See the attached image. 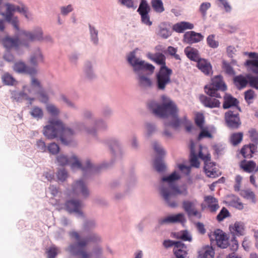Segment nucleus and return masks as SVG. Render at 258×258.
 <instances>
[{
  "label": "nucleus",
  "mask_w": 258,
  "mask_h": 258,
  "mask_svg": "<svg viewBox=\"0 0 258 258\" xmlns=\"http://www.w3.org/2000/svg\"><path fill=\"white\" fill-rule=\"evenodd\" d=\"M161 98V104L151 101L149 104V107L157 116L161 118L170 117L172 118L171 121H164V130L163 132V135L167 138H171L172 134L169 131L168 127L171 126L175 130L178 128L181 124L187 123L186 117L184 116L183 119H179L178 116V109L176 104L166 95H162Z\"/></svg>",
  "instance_id": "nucleus-1"
},
{
  "label": "nucleus",
  "mask_w": 258,
  "mask_h": 258,
  "mask_svg": "<svg viewBox=\"0 0 258 258\" xmlns=\"http://www.w3.org/2000/svg\"><path fill=\"white\" fill-rule=\"evenodd\" d=\"M127 60L132 67L139 86L144 89L152 88L154 83L150 78V75L154 71V66L137 57L135 51L131 52L128 54Z\"/></svg>",
  "instance_id": "nucleus-2"
},
{
  "label": "nucleus",
  "mask_w": 258,
  "mask_h": 258,
  "mask_svg": "<svg viewBox=\"0 0 258 258\" xmlns=\"http://www.w3.org/2000/svg\"><path fill=\"white\" fill-rule=\"evenodd\" d=\"M180 178V175L174 171L169 176L163 177L161 179L159 187L160 194L166 204L172 208H175L178 206L176 200L177 195L186 196L187 194L186 188L180 189L175 183V181Z\"/></svg>",
  "instance_id": "nucleus-3"
},
{
  "label": "nucleus",
  "mask_w": 258,
  "mask_h": 258,
  "mask_svg": "<svg viewBox=\"0 0 258 258\" xmlns=\"http://www.w3.org/2000/svg\"><path fill=\"white\" fill-rule=\"evenodd\" d=\"M43 134L50 139L59 137L63 144L68 145L72 141L75 132L66 127L60 119L50 118L48 120V124L43 128Z\"/></svg>",
  "instance_id": "nucleus-4"
},
{
  "label": "nucleus",
  "mask_w": 258,
  "mask_h": 258,
  "mask_svg": "<svg viewBox=\"0 0 258 258\" xmlns=\"http://www.w3.org/2000/svg\"><path fill=\"white\" fill-rule=\"evenodd\" d=\"M20 40L18 37L12 38L7 36L3 40L4 46L7 49L17 48L19 45L28 46L30 42L40 40L42 38V32L40 28L37 29L34 33L26 31H22L20 33Z\"/></svg>",
  "instance_id": "nucleus-5"
},
{
  "label": "nucleus",
  "mask_w": 258,
  "mask_h": 258,
  "mask_svg": "<svg viewBox=\"0 0 258 258\" xmlns=\"http://www.w3.org/2000/svg\"><path fill=\"white\" fill-rule=\"evenodd\" d=\"M70 235L77 242L70 245L68 248V250L72 254L78 256L80 258H89L90 254L87 252L86 246L90 242H95L100 240V237L96 234L86 238H82L77 232L70 233Z\"/></svg>",
  "instance_id": "nucleus-6"
},
{
  "label": "nucleus",
  "mask_w": 258,
  "mask_h": 258,
  "mask_svg": "<svg viewBox=\"0 0 258 258\" xmlns=\"http://www.w3.org/2000/svg\"><path fill=\"white\" fill-rule=\"evenodd\" d=\"M5 6L6 12L4 13L0 11V14L4 16L8 22H11L16 30L19 31V21L17 17L13 19L14 14L15 12H18L22 14L27 19H29V12L27 8L23 4H21L20 6H15L7 3L5 4Z\"/></svg>",
  "instance_id": "nucleus-7"
},
{
  "label": "nucleus",
  "mask_w": 258,
  "mask_h": 258,
  "mask_svg": "<svg viewBox=\"0 0 258 258\" xmlns=\"http://www.w3.org/2000/svg\"><path fill=\"white\" fill-rule=\"evenodd\" d=\"M199 157L205 162L204 170L207 176L211 178L218 177L220 174L218 170L215 167V164L211 162V156L207 148L200 149Z\"/></svg>",
  "instance_id": "nucleus-8"
},
{
  "label": "nucleus",
  "mask_w": 258,
  "mask_h": 258,
  "mask_svg": "<svg viewBox=\"0 0 258 258\" xmlns=\"http://www.w3.org/2000/svg\"><path fill=\"white\" fill-rule=\"evenodd\" d=\"M171 69L163 67L155 75V85L159 91H164L166 87L171 83Z\"/></svg>",
  "instance_id": "nucleus-9"
},
{
  "label": "nucleus",
  "mask_w": 258,
  "mask_h": 258,
  "mask_svg": "<svg viewBox=\"0 0 258 258\" xmlns=\"http://www.w3.org/2000/svg\"><path fill=\"white\" fill-rule=\"evenodd\" d=\"M205 92L210 96L221 98L218 91H225L227 89L225 84L223 82L221 76H217L212 79V83L209 85L205 86Z\"/></svg>",
  "instance_id": "nucleus-10"
},
{
  "label": "nucleus",
  "mask_w": 258,
  "mask_h": 258,
  "mask_svg": "<svg viewBox=\"0 0 258 258\" xmlns=\"http://www.w3.org/2000/svg\"><path fill=\"white\" fill-rule=\"evenodd\" d=\"M240 111V108L236 107L235 110H230L225 113V121L229 128L237 129L240 126L241 122L239 116V112Z\"/></svg>",
  "instance_id": "nucleus-11"
},
{
  "label": "nucleus",
  "mask_w": 258,
  "mask_h": 258,
  "mask_svg": "<svg viewBox=\"0 0 258 258\" xmlns=\"http://www.w3.org/2000/svg\"><path fill=\"white\" fill-rule=\"evenodd\" d=\"M152 146L155 152L160 156L155 159L154 162V167L158 172H163L165 170L166 166L162 157L165 155V151L160 144L157 141H154L152 143Z\"/></svg>",
  "instance_id": "nucleus-12"
},
{
  "label": "nucleus",
  "mask_w": 258,
  "mask_h": 258,
  "mask_svg": "<svg viewBox=\"0 0 258 258\" xmlns=\"http://www.w3.org/2000/svg\"><path fill=\"white\" fill-rule=\"evenodd\" d=\"M211 241H215L217 245L221 248H225L229 245L228 238L222 230L218 229L210 235Z\"/></svg>",
  "instance_id": "nucleus-13"
},
{
  "label": "nucleus",
  "mask_w": 258,
  "mask_h": 258,
  "mask_svg": "<svg viewBox=\"0 0 258 258\" xmlns=\"http://www.w3.org/2000/svg\"><path fill=\"white\" fill-rule=\"evenodd\" d=\"M71 195L83 198H86L89 196V189L83 180H77L74 182L72 186Z\"/></svg>",
  "instance_id": "nucleus-14"
},
{
  "label": "nucleus",
  "mask_w": 258,
  "mask_h": 258,
  "mask_svg": "<svg viewBox=\"0 0 258 258\" xmlns=\"http://www.w3.org/2000/svg\"><path fill=\"white\" fill-rule=\"evenodd\" d=\"M150 8L146 0H141L138 12L141 15L142 22L147 26H150L152 22L150 20L149 13Z\"/></svg>",
  "instance_id": "nucleus-15"
},
{
  "label": "nucleus",
  "mask_w": 258,
  "mask_h": 258,
  "mask_svg": "<svg viewBox=\"0 0 258 258\" xmlns=\"http://www.w3.org/2000/svg\"><path fill=\"white\" fill-rule=\"evenodd\" d=\"M186 222V218L183 213H178L175 215H171L160 219L158 223L160 225L169 224L172 223L183 224Z\"/></svg>",
  "instance_id": "nucleus-16"
},
{
  "label": "nucleus",
  "mask_w": 258,
  "mask_h": 258,
  "mask_svg": "<svg viewBox=\"0 0 258 258\" xmlns=\"http://www.w3.org/2000/svg\"><path fill=\"white\" fill-rule=\"evenodd\" d=\"M201 148L202 149L207 148L201 145H196L192 141L190 142V162L191 166L192 167L198 168L200 166L198 158L201 159L199 155V152Z\"/></svg>",
  "instance_id": "nucleus-17"
},
{
  "label": "nucleus",
  "mask_w": 258,
  "mask_h": 258,
  "mask_svg": "<svg viewBox=\"0 0 258 258\" xmlns=\"http://www.w3.org/2000/svg\"><path fill=\"white\" fill-rule=\"evenodd\" d=\"M57 160L59 164L62 166L70 164L72 168L73 169L75 168H81V162L75 156H73L71 158H68L64 155H60L57 156Z\"/></svg>",
  "instance_id": "nucleus-18"
},
{
  "label": "nucleus",
  "mask_w": 258,
  "mask_h": 258,
  "mask_svg": "<svg viewBox=\"0 0 258 258\" xmlns=\"http://www.w3.org/2000/svg\"><path fill=\"white\" fill-rule=\"evenodd\" d=\"M13 69L17 73L27 74L31 76H34L37 73V70L35 68L27 66L22 61L16 62L13 66Z\"/></svg>",
  "instance_id": "nucleus-19"
},
{
  "label": "nucleus",
  "mask_w": 258,
  "mask_h": 258,
  "mask_svg": "<svg viewBox=\"0 0 258 258\" xmlns=\"http://www.w3.org/2000/svg\"><path fill=\"white\" fill-rule=\"evenodd\" d=\"M204 36L200 33L193 31L186 32L183 35V42L187 44H192L198 43L204 39Z\"/></svg>",
  "instance_id": "nucleus-20"
},
{
  "label": "nucleus",
  "mask_w": 258,
  "mask_h": 258,
  "mask_svg": "<svg viewBox=\"0 0 258 258\" xmlns=\"http://www.w3.org/2000/svg\"><path fill=\"white\" fill-rule=\"evenodd\" d=\"M248 56L253 59L247 60L245 64L249 68L252 72L258 75V54L255 52H250L248 53Z\"/></svg>",
  "instance_id": "nucleus-21"
},
{
  "label": "nucleus",
  "mask_w": 258,
  "mask_h": 258,
  "mask_svg": "<svg viewBox=\"0 0 258 258\" xmlns=\"http://www.w3.org/2000/svg\"><path fill=\"white\" fill-rule=\"evenodd\" d=\"M200 100L201 103L207 107H219L220 105V101L216 98H212L204 95L200 96Z\"/></svg>",
  "instance_id": "nucleus-22"
},
{
  "label": "nucleus",
  "mask_w": 258,
  "mask_h": 258,
  "mask_svg": "<svg viewBox=\"0 0 258 258\" xmlns=\"http://www.w3.org/2000/svg\"><path fill=\"white\" fill-rule=\"evenodd\" d=\"M187 246L181 241H178L177 245L174 247L173 252L175 257L186 258L188 254Z\"/></svg>",
  "instance_id": "nucleus-23"
},
{
  "label": "nucleus",
  "mask_w": 258,
  "mask_h": 258,
  "mask_svg": "<svg viewBox=\"0 0 258 258\" xmlns=\"http://www.w3.org/2000/svg\"><path fill=\"white\" fill-rule=\"evenodd\" d=\"M65 206L66 210L69 212H75L82 215L83 213L80 210V208L82 207V204L80 201L73 200H70L66 202Z\"/></svg>",
  "instance_id": "nucleus-24"
},
{
  "label": "nucleus",
  "mask_w": 258,
  "mask_h": 258,
  "mask_svg": "<svg viewBox=\"0 0 258 258\" xmlns=\"http://www.w3.org/2000/svg\"><path fill=\"white\" fill-rule=\"evenodd\" d=\"M147 57L156 64L161 66L160 68L163 67H167L165 62L166 57L162 53L157 52L154 54L149 53L147 54Z\"/></svg>",
  "instance_id": "nucleus-25"
},
{
  "label": "nucleus",
  "mask_w": 258,
  "mask_h": 258,
  "mask_svg": "<svg viewBox=\"0 0 258 258\" xmlns=\"http://www.w3.org/2000/svg\"><path fill=\"white\" fill-rule=\"evenodd\" d=\"M238 103L239 102L237 99L234 98L230 94H225L224 97L223 108L228 109L232 108L233 110H235V108L238 107Z\"/></svg>",
  "instance_id": "nucleus-26"
},
{
  "label": "nucleus",
  "mask_w": 258,
  "mask_h": 258,
  "mask_svg": "<svg viewBox=\"0 0 258 258\" xmlns=\"http://www.w3.org/2000/svg\"><path fill=\"white\" fill-rule=\"evenodd\" d=\"M197 67L206 75H210L212 73V68L211 63L205 59L202 58L198 61Z\"/></svg>",
  "instance_id": "nucleus-27"
},
{
  "label": "nucleus",
  "mask_w": 258,
  "mask_h": 258,
  "mask_svg": "<svg viewBox=\"0 0 258 258\" xmlns=\"http://www.w3.org/2000/svg\"><path fill=\"white\" fill-rule=\"evenodd\" d=\"M208 208L212 213H214L219 208L218 200L213 196H206L204 198Z\"/></svg>",
  "instance_id": "nucleus-28"
},
{
  "label": "nucleus",
  "mask_w": 258,
  "mask_h": 258,
  "mask_svg": "<svg viewBox=\"0 0 258 258\" xmlns=\"http://www.w3.org/2000/svg\"><path fill=\"white\" fill-rule=\"evenodd\" d=\"M184 52L187 57L191 60L198 62L201 59L200 57L199 51L196 48L186 47L184 49Z\"/></svg>",
  "instance_id": "nucleus-29"
},
{
  "label": "nucleus",
  "mask_w": 258,
  "mask_h": 258,
  "mask_svg": "<svg viewBox=\"0 0 258 258\" xmlns=\"http://www.w3.org/2000/svg\"><path fill=\"white\" fill-rule=\"evenodd\" d=\"M256 147L253 144L249 145H245L241 150V154L245 158H250L252 157V154L256 151Z\"/></svg>",
  "instance_id": "nucleus-30"
},
{
  "label": "nucleus",
  "mask_w": 258,
  "mask_h": 258,
  "mask_svg": "<svg viewBox=\"0 0 258 258\" xmlns=\"http://www.w3.org/2000/svg\"><path fill=\"white\" fill-rule=\"evenodd\" d=\"M214 250L209 245H206L199 251L200 258H213L214 256Z\"/></svg>",
  "instance_id": "nucleus-31"
},
{
  "label": "nucleus",
  "mask_w": 258,
  "mask_h": 258,
  "mask_svg": "<svg viewBox=\"0 0 258 258\" xmlns=\"http://www.w3.org/2000/svg\"><path fill=\"white\" fill-rule=\"evenodd\" d=\"M194 27L192 24L187 22H181L177 23L173 26V30L178 33H182L185 30L192 29Z\"/></svg>",
  "instance_id": "nucleus-32"
},
{
  "label": "nucleus",
  "mask_w": 258,
  "mask_h": 258,
  "mask_svg": "<svg viewBox=\"0 0 258 258\" xmlns=\"http://www.w3.org/2000/svg\"><path fill=\"white\" fill-rule=\"evenodd\" d=\"M114 159H119L123 154L122 145L118 139H114Z\"/></svg>",
  "instance_id": "nucleus-33"
},
{
  "label": "nucleus",
  "mask_w": 258,
  "mask_h": 258,
  "mask_svg": "<svg viewBox=\"0 0 258 258\" xmlns=\"http://www.w3.org/2000/svg\"><path fill=\"white\" fill-rule=\"evenodd\" d=\"M157 131L156 125L152 122L145 123L144 136L146 139L151 138Z\"/></svg>",
  "instance_id": "nucleus-34"
},
{
  "label": "nucleus",
  "mask_w": 258,
  "mask_h": 258,
  "mask_svg": "<svg viewBox=\"0 0 258 258\" xmlns=\"http://www.w3.org/2000/svg\"><path fill=\"white\" fill-rule=\"evenodd\" d=\"M240 167L245 172H252L256 167V163L253 161H241L240 164Z\"/></svg>",
  "instance_id": "nucleus-35"
},
{
  "label": "nucleus",
  "mask_w": 258,
  "mask_h": 258,
  "mask_svg": "<svg viewBox=\"0 0 258 258\" xmlns=\"http://www.w3.org/2000/svg\"><path fill=\"white\" fill-rule=\"evenodd\" d=\"M234 82L235 85L238 89H241L243 88L246 86L247 83H249L248 75L246 78L241 75L236 76L234 79Z\"/></svg>",
  "instance_id": "nucleus-36"
},
{
  "label": "nucleus",
  "mask_w": 258,
  "mask_h": 258,
  "mask_svg": "<svg viewBox=\"0 0 258 258\" xmlns=\"http://www.w3.org/2000/svg\"><path fill=\"white\" fill-rule=\"evenodd\" d=\"M173 237L177 239H181L183 241H191L192 238L187 230H182L172 234Z\"/></svg>",
  "instance_id": "nucleus-37"
},
{
  "label": "nucleus",
  "mask_w": 258,
  "mask_h": 258,
  "mask_svg": "<svg viewBox=\"0 0 258 258\" xmlns=\"http://www.w3.org/2000/svg\"><path fill=\"white\" fill-rule=\"evenodd\" d=\"M196 200L189 201L185 200L182 202V208L187 214H189L191 211L196 209L195 206L197 204Z\"/></svg>",
  "instance_id": "nucleus-38"
},
{
  "label": "nucleus",
  "mask_w": 258,
  "mask_h": 258,
  "mask_svg": "<svg viewBox=\"0 0 258 258\" xmlns=\"http://www.w3.org/2000/svg\"><path fill=\"white\" fill-rule=\"evenodd\" d=\"M43 60V56L39 49H37L35 52L31 55L30 62L32 65L37 66L39 62Z\"/></svg>",
  "instance_id": "nucleus-39"
},
{
  "label": "nucleus",
  "mask_w": 258,
  "mask_h": 258,
  "mask_svg": "<svg viewBox=\"0 0 258 258\" xmlns=\"http://www.w3.org/2000/svg\"><path fill=\"white\" fill-rule=\"evenodd\" d=\"M242 138V133H235L231 135L230 140L233 145L236 146L241 142Z\"/></svg>",
  "instance_id": "nucleus-40"
},
{
  "label": "nucleus",
  "mask_w": 258,
  "mask_h": 258,
  "mask_svg": "<svg viewBox=\"0 0 258 258\" xmlns=\"http://www.w3.org/2000/svg\"><path fill=\"white\" fill-rule=\"evenodd\" d=\"M240 195L245 199L251 200L253 203H255V195L253 191L250 189L240 190Z\"/></svg>",
  "instance_id": "nucleus-41"
},
{
  "label": "nucleus",
  "mask_w": 258,
  "mask_h": 258,
  "mask_svg": "<svg viewBox=\"0 0 258 258\" xmlns=\"http://www.w3.org/2000/svg\"><path fill=\"white\" fill-rule=\"evenodd\" d=\"M233 230L238 236L243 235L244 234V224L240 222H236L235 223L233 227Z\"/></svg>",
  "instance_id": "nucleus-42"
},
{
  "label": "nucleus",
  "mask_w": 258,
  "mask_h": 258,
  "mask_svg": "<svg viewBox=\"0 0 258 258\" xmlns=\"http://www.w3.org/2000/svg\"><path fill=\"white\" fill-rule=\"evenodd\" d=\"M152 6L156 12L161 13L164 11L163 3L161 0H152Z\"/></svg>",
  "instance_id": "nucleus-43"
},
{
  "label": "nucleus",
  "mask_w": 258,
  "mask_h": 258,
  "mask_svg": "<svg viewBox=\"0 0 258 258\" xmlns=\"http://www.w3.org/2000/svg\"><path fill=\"white\" fill-rule=\"evenodd\" d=\"M159 29L157 34L164 39H167L171 35V32L169 29L163 27L161 26H159Z\"/></svg>",
  "instance_id": "nucleus-44"
},
{
  "label": "nucleus",
  "mask_w": 258,
  "mask_h": 258,
  "mask_svg": "<svg viewBox=\"0 0 258 258\" xmlns=\"http://www.w3.org/2000/svg\"><path fill=\"white\" fill-rule=\"evenodd\" d=\"M30 114L34 118L40 119L42 118L43 112L41 108L35 106L31 109Z\"/></svg>",
  "instance_id": "nucleus-45"
},
{
  "label": "nucleus",
  "mask_w": 258,
  "mask_h": 258,
  "mask_svg": "<svg viewBox=\"0 0 258 258\" xmlns=\"http://www.w3.org/2000/svg\"><path fill=\"white\" fill-rule=\"evenodd\" d=\"M46 109L48 113L52 116H57L59 113V109L54 105L52 104H48Z\"/></svg>",
  "instance_id": "nucleus-46"
},
{
  "label": "nucleus",
  "mask_w": 258,
  "mask_h": 258,
  "mask_svg": "<svg viewBox=\"0 0 258 258\" xmlns=\"http://www.w3.org/2000/svg\"><path fill=\"white\" fill-rule=\"evenodd\" d=\"M2 80L3 83L7 85H13L15 82L14 78L9 73H6L3 76Z\"/></svg>",
  "instance_id": "nucleus-47"
},
{
  "label": "nucleus",
  "mask_w": 258,
  "mask_h": 258,
  "mask_svg": "<svg viewBox=\"0 0 258 258\" xmlns=\"http://www.w3.org/2000/svg\"><path fill=\"white\" fill-rule=\"evenodd\" d=\"M131 149L134 151H138L140 148V143L136 136L134 135L130 140Z\"/></svg>",
  "instance_id": "nucleus-48"
},
{
  "label": "nucleus",
  "mask_w": 258,
  "mask_h": 258,
  "mask_svg": "<svg viewBox=\"0 0 258 258\" xmlns=\"http://www.w3.org/2000/svg\"><path fill=\"white\" fill-rule=\"evenodd\" d=\"M211 5L209 2L203 3L200 7V12L203 18L206 17L207 15V11L211 7Z\"/></svg>",
  "instance_id": "nucleus-49"
},
{
  "label": "nucleus",
  "mask_w": 258,
  "mask_h": 258,
  "mask_svg": "<svg viewBox=\"0 0 258 258\" xmlns=\"http://www.w3.org/2000/svg\"><path fill=\"white\" fill-rule=\"evenodd\" d=\"M229 216V212L225 208H223L222 210L220 211V213L217 216V220L218 221H222L226 217H228Z\"/></svg>",
  "instance_id": "nucleus-50"
},
{
  "label": "nucleus",
  "mask_w": 258,
  "mask_h": 258,
  "mask_svg": "<svg viewBox=\"0 0 258 258\" xmlns=\"http://www.w3.org/2000/svg\"><path fill=\"white\" fill-rule=\"evenodd\" d=\"M223 69L225 73L229 75H233L235 74L231 64L225 61L223 62Z\"/></svg>",
  "instance_id": "nucleus-51"
},
{
  "label": "nucleus",
  "mask_w": 258,
  "mask_h": 258,
  "mask_svg": "<svg viewBox=\"0 0 258 258\" xmlns=\"http://www.w3.org/2000/svg\"><path fill=\"white\" fill-rule=\"evenodd\" d=\"M167 51L168 53L176 60H180V56L176 53L177 49L176 48L172 46H169L167 48Z\"/></svg>",
  "instance_id": "nucleus-52"
},
{
  "label": "nucleus",
  "mask_w": 258,
  "mask_h": 258,
  "mask_svg": "<svg viewBox=\"0 0 258 258\" xmlns=\"http://www.w3.org/2000/svg\"><path fill=\"white\" fill-rule=\"evenodd\" d=\"M207 42L209 46L212 48H217L219 45L218 42L215 40L214 35H209L207 37Z\"/></svg>",
  "instance_id": "nucleus-53"
},
{
  "label": "nucleus",
  "mask_w": 258,
  "mask_h": 258,
  "mask_svg": "<svg viewBox=\"0 0 258 258\" xmlns=\"http://www.w3.org/2000/svg\"><path fill=\"white\" fill-rule=\"evenodd\" d=\"M89 28L91 39L95 44H97L98 41L97 38L98 31L92 27L91 25H89Z\"/></svg>",
  "instance_id": "nucleus-54"
},
{
  "label": "nucleus",
  "mask_w": 258,
  "mask_h": 258,
  "mask_svg": "<svg viewBox=\"0 0 258 258\" xmlns=\"http://www.w3.org/2000/svg\"><path fill=\"white\" fill-rule=\"evenodd\" d=\"M47 149L49 153L54 155L58 153L59 151V148L58 146L55 143L50 144L47 147Z\"/></svg>",
  "instance_id": "nucleus-55"
},
{
  "label": "nucleus",
  "mask_w": 258,
  "mask_h": 258,
  "mask_svg": "<svg viewBox=\"0 0 258 258\" xmlns=\"http://www.w3.org/2000/svg\"><path fill=\"white\" fill-rule=\"evenodd\" d=\"M136 183V178L134 177L132 179L128 180L126 185L125 192L128 194L135 187Z\"/></svg>",
  "instance_id": "nucleus-56"
},
{
  "label": "nucleus",
  "mask_w": 258,
  "mask_h": 258,
  "mask_svg": "<svg viewBox=\"0 0 258 258\" xmlns=\"http://www.w3.org/2000/svg\"><path fill=\"white\" fill-rule=\"evenodd\" d=\"M136 183V178L134 177L132 179L128 180L126 185L125 192L128 194L135 187Z\"/></svg>",
  "instance_id": "nucleus-57"
},
{
  "label": "nucleus",
  "mask_w": 258,
  "mask_h": 258,
  "mask_svg": "<svg viewBox=\"0 0 258 258\" xmlns=\"http://www.w3.org/2000/svg\"><path fill=\"white\" fill-rule=\"evenodd\" d=\"M248 79L250 86L258 89V77L248 75Z\"/></svg>",
  "instance_id": "nucleus-58"
},
{
  "label": "nucleus",
  "mask_w": 258,
  "mask_h": 258,
  "mask_svg": "<svg viewBox=\"0 0 258 258\" xmlns=\"http://www.w3.org/2000/svg\"><path fill=\"white\" fill-rule=\"evenodd\" d=\"M204 122V117L203 115L201 113L197 114L195 117V122L196 124L200 127V128H202L203 126Z\"/></svg>",
  "instance_id": "nucleus-59"
},
{
  "label": "nucleus",
  "mask_w": 258,
  "mask_h": 258,
  "mask_svg": "<svg viewBox=\"0 0 258 258\" xmlns=\"http://www.w3.org/2000/svg\"><path fill=\"white\" fill-rule=\"evenodd\" d=\"M57 248L53 246L50 247L47 251L48 258H55L57 254Z\"/></svg>",
  "instance_id": "nucleus-60"
},
{
  "label": "nucleus",
  "mask_w": 258,
  "mask_h": 258,
  "mask_svg": "<svg viewBox=\"0 0 258 258\" xmlns=\"http://www.w3.org/2000/svg\"><path fill=\"white\" fill-rule=\"evenodd\" d=\"M219 2V6H223L226 12H230L231 11V7L227 0H218Z\"/></svg>",
  "instance_id": "nucleus-61"
},
{
  "label": "nucleus",
  "mask_w": 258,
  "mask_h": 258,
  "mask_svg": "<svg viewBox=\"0 0 258 258\" xmlns=\"http://www.w3.org/2000/svg\"><path fill=\"white\" fill-rule=\"evenodd\" d=\"M179 170L185 175H188L190 172V166H185L183 164L178 165Z\"/></svg>",
  "instance_id": "nucleus-62"
},
{
  "label": "nucleus",
  "mask_w": 258,
  "mask_h": 258,
  "mask_svg": "<svg viewBox=\"0 0 258 258\" xmlns=\"http://www.w3.org/2000/svg\"><path fill=\"white\" fill-rule=\"evenodd\" d=\"M58 179L63 181L68 177V173L64 169L59 170L57 174Z\"/></svg>",
  "instance_id": "nucleus-63"
},
{
  "label": "nucleus",
  "mask_w": 258,
  "mask_h": 258,
  "mask_svg": "<svg viewBox=\"0 0 258 258\" xmlns=\"http://www.w3.org/2000/svg\"><path fill=\"white\" fill-rule=\"evenodd\" d=\"M249 136L251 140L254 142H258V133L254 129H251L249 131Z\"/></svg>",
  "instance_id": "nucleus-64"
}]
</instances>
